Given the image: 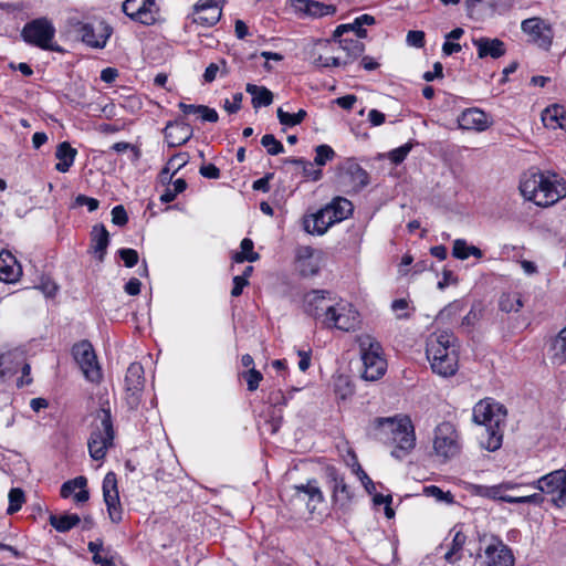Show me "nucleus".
<instances>
[{
    "instance_id": "obj_6",
    "label": "nucleus",
    "mask_w": 566,
    "mask_h": 566,
    "mask_svg": "<svg viewBox=\"0 0 566 566\" xmlns=\"http://www.w3.org/2000/svg\"><path fill=\"white\" fill-rule=\"evenodd\" d=\"M114 428L109 409L101 408L92 423L87 441L88 452L93 460H103L107 450L113 447Z\"/></svg>"
},
{
    "instance_id": "obj_23",
    "label": "nucleus",
    "mask_w": 566,
    "mask_h": 566,
    "mask_svg": "<svg viewBox=\"0 0 566 566\" xmlns=\"http://www.w3.org/2000/svg\"><path fill=\"white\" fill-rule=\"evenodd\" d=\"M334 223L335 221L333 220L329 210L325 207L316 213L305 217L303 220L304 230L310 234L316 235L324 234Z\"/></svg>"
},
{
    "instance_id": "obj_11",
    "label": "nucleus",
    "mask_w": 566,
    "mask_h": 566,
    "mask_svg": "<svg viewBox=\"0 0 566 566\" xmlns=\"http://www.w3.org/2000/svg\"><path fill=\"white\" fill-rule=\"evenodd\" d=\"M72 355L87 380L98 382L102 379L101 367L90 342L82 340L75 344L72 348Z\"/></svg>"
},
{
    "instance_id": "obj_39",
    "label": "nucleus",
    "mask_w": 566,
    "mask_h": 566,
    "mask_svg": "<svg viewBox=\"0 0 566 566\" xmlns=\"http://www.w3.org/2000/svg\"><path fill=\"white\" fill-rule=\"evenodd\" d=\"M452 255L459 260H467L469 256L481 259L483 252L475 245H470L464 239H457L453 242Z\"/></svg>"
},
{
    "instance_id": "obj_60",
    "label": "nucleus",
    "mask_w": 566,
    "mask_h": 566,
    "mask_svg": "<svg viewBox=\"0 0 566 566\" xmlns=\"http://www.w3.org/2000/svg\"><path fill=\"white\" fill-rule=\"evenodd\" d=\"M408 306V301L405 298H398L391 303V310L396 313V316L399 319L407 318L409 316L408 313L406 312Z\"/></svg>"
},
{
    "instance_id": "obj_5",
    "label": "nucleus",
    "mask_w": 566,
    "mask_h": 566,
    "mask_svg": "<svg viewBox=\"0 0 566 566\" xmlns=\"http://www.w3.org/2000/svg\"><path fill=\"white\" fill-rule=\"evenodd\" d=\"M426 355L434 374L453 376L458 370V346L452 333H433L427 339Z\"/></svg>"
},
{
    "instance_id": "obj_38",
    "label": "nucleus",
    "mask_w": 566,
    "mask_h": 566,
    "mask_svg": "<svg viewBox=\"0 0 566 566\" xmlns=\"http://www.w3.org/2000/svg\"><path fill=\"white\" fill-rule=\"evenodd\" d=\"M50 524L60 533H65L80 524L81 518L77 514L66 513L62 515H51Z\"/></svg>"
},
{
    "instance_id": "obj_12",
    "label": "nucleus",
    "mask_w": 566,
    "mask_h": 566,
    "mask_svg": "<svg viewBox=\"0 0 566 566\" xmlns=\"http://www.w3.org/2000/svg\"><path fill=\"white\" fill-rule=\"evenodd\" d=\"M433 449L444 460L455 457L461 449L459 434L450 422H442L436 428Z\"/></svg>"
},
{
    "instance_id": "obj_52",
    "label": "nucleus",
    "mask_w": 566,
    "mask_h": 566,
    "mask_svg": "<svg viewBox=\"0 0 566 566\" xmlns=\"http://www.w3.org/2000/svg\"><path fill=\"white\" fill-rule=\"evenodd\" d=\"M511 504H535L541 505L544 502V496L541 493H534L525 496H515V499H506Z\"/></svg>"
},
{
    "instance_id": "obj_46",
    "label": "nucleus",
    "mask_w": 566,
    "mask_h": 566,
    "mask_svg": "<svg viewBox=\"0 0 566 566\" xmlns=\"http://www.w3.org/2000/svg\"><path fill=\"white\" fill-rule=\"evenodd\" d=\"M316 155L314 164L316 166H324L327 161L332 160L335 156V151L326 144H322L315 149Z\"/></svg>"
},
{
    "instance_id": "obj_16",
    "label": "nucleus",
    "mask_w": 566,
    "mask_h": 566,
    "mask_svg": "<svg viewBox=\"0 0 566 566\" xmlns=\"http://www.w3.org/2000/svg\"><path fill=\"white\" fill-rule=\"evenodd\" d=\"M522 31L530 36V41L538 48L548 50L553 42L551 27L541 18H530L522 21Z\"/></svg>"
},
{
    "instance_id": "obj_59",
    "label": "nucleus",
    "mask_w": 566,
    "mask_h": 566,
    "mask_svg": "<svg viewBox=\"0 0 566 566\" xmlns=\"http://www.w3.org/2000/svg\"><path fill=\"white\" fill-rule=\"evenodd\" d=\"M243 95L242 93H235L231 99H226L223 107L229 114H234L241 108Z\"/></svg>"
},
{
    "instance_id": "obj_24",
    "label": "nucleus",
    "mask_w": 566,
    "mask_h": 566,
    "mask_svg": "<svg viewBox=\"0 0 566 566\" xmlns=\"http://www.w3.org/2000/svg\"><path fill=\"white\" fill-rule=\"evenodd\" d=\"M339 48L346 53L345 59L339 56H332V64L334 66H346L358 59L365 51V44L360 39H339Z\"/></svg>"
},
{
    "instance_id": "obj_33",
    "label": "nucleus",
    "mask_w": 566,
    "mask_h": 566,
    "mask_svg": "<svg viewBox=\"0 0 566 566\" xmlns=\"http://www.w3.org/2000/svg\"><path fill=\"white\" fill-rule=\"evenodd\" d=\"M467 542V536L461 531H457L451 541L450 547L444 554V560L452 566H460L462 560V551Z\"/></svg>"
},
{
    "instance_id": "obj_20",
    "label": "nucleus",
    "mask_w": 566,
    "mask_h": 566,
    "mask_svg": "<svg viewBox=\"0 0 566 566\" xmlns=\"http://www.w3.org/2000/svg\"><path fill=\"white\" fill-rule=\"evenodd\" d=\"M323 253L311 247H301L297 249L296 262L297 270L302 276L316 275L323 263Z\"/></svg>"
},
{
    "instance_id": "obj_64",
    "label": "nucleus",
    "mask_w": 566,
    "mask_h": 566,
    "mask_svg": "<svg viewBox=\"0 0 566 566\" xmlns=\"http://www.w3.org/2000/svg\"><path fill=\"white\" fill-rule=\"evenodd\" d=\"M443 76V66L440 62H436L433 64V70L428 71L422 75V78L427 82H431L436 78H441Z\"/></svg>"
},
{
    "instance_id": "obj_37",
    "label": "nucleus",
    "mask_w": 566,
    "mask_h": 566,
    "mask_svg": "<svg viewBox=\"0 0 566 566\" xmlns=\"http://www.w3.org/2000/svg\"><path fill=\"white\" fill-rule=\"evenodd\" d=\"M254 243L251 239L244 238L240 243V251L232 253L231 260L234 263L255 262L260 259V254L253 251Z\"/></svg>"
},
{
    "instance_id": "obj_9",
    "label": "nucleus",
    "mask_w": 566,
    "mask_h": 566,
    "mask_svg": "<svg viewBox=\"0 0 566 566\" xmlns=\"http://www.w3.org/2000/svg\"><path fill=\"white\" fill-rule=\"evenodd\" d=\"M336 181L346 192L357 193L369 185L370 178L355 159L347 158L337 167Z\"/></svg>"
},
{
    "instance_id": "obj_44",
    "label": "nucleus",
    "mask_w": 566,
    "mask_h": 566,
    "mask_svg": "<svg viewBox=\"0 0 566 566\" xmlns=\"http://www.w3.org/2000/svg\"><path fill=\"white\" fill-rule=\"evenodd\" d=\"M423 494L433 497L439 503L452 504L454 496L450 491L444 492L437 485H428L423 488Z\"/></svg>"
},
{
    "instance_id": "obj_26",
    "label": "nucleus",
    "mask_w": 566,
    "mask_h": 566,
    "mask_svg": "<svg viewBox=\"0 0 566 566\" xmlns=\"http://www.w3.org/2000/svg\"><path fill=\"white\" fill-rule=\"evenodd\" d=\"M87 486V479L83 475L76 476L72 480L64 482L61 486V496L67 499L74 495V501L77 504L85 503L90 499Z\"/></svg>"
},
{
    "instance_id": "obj_8",
    "label": "nucleus",
    "mask_w": 566,
    "mask_h": 566,
    "mask_svg": "<svg viewBox=\"0 0 566 566\" xmlns=\"http://www.w3.org/2000/svg\"><path fill=\"white\" fill-rule=\"evenodd\" d=\"M21 36L25 43L42 50L62 51L60 45L53 43L55 27L48 18H38L27 22L21 31Z\"/></svg>"
},
{
    "instance_id": "obj_31",
    "label": "nucleus",
    "mask_w": 566,
    "mask_h": 566,
    "mask_svg": "<svg viewBox=\"0 0 566 566\" xmlns=\"http://www.w3.org/2000/svg\"><path fill=\"white\" fill-rule=\"evenodd\" d=\"M542 122L547 128L566 132V109L558 104L551 105L543 111Z\"/></svg>"
},
{
    "instance_id": "obj_4",
    "label": "nucleus",
    "mask_w": 566,
    "mask_h": 566,
    "mask_svg": "<svg viewBox=\"0 0 566 566\" xmlns=\"http://www.w3.org/2000/svg\"><path fill=\"white\" fill-rule=\"evenodd\" d=\"M505 419V407L492 398L480 400L474 406L473 421L483 427L480 433V444L483 449L495 451L501 448Z\"/></svg>"
},
{
    "instance_id": "obj_63",
    "label": "nucleus",
    "mask_w": 566,
    "mask_h": 566,
    "mask_svg": "<svg viewBox=\"0 0 566 566\" xmlns=\"http://www.w3.org/2000/svg\"><path fill=\"white\" fill-rule=\"evenodd\" d=\"M199 172L202 177L209 179H218L220 177V169L213 164L201 166Z\"/></svg>"
},
{
    "instance_id": "obj_40",
    "label": "nucleus",
    "mask_w": 566,
    "mask_h": 566,
    "mask_svg": "<svg viewBox=\"0 0 566 566\" xmlns=\"http://www.w3.org/2000/svg\"><path fill=\"white\" fill-rule=\"evenodd\" d=\"M549 352L554 363L558 365L566 363V326L552 340Z\"/></svg>"
},
{
    "instance_id": "obj_43",
    "label": "nucleus",
    "mask_w": 566,
    "mask_h": 566,
    "mask_svg": "<svg viewBox=\"0 0 566 566\" xmlns=\"http://www.w3.org/2000/svg\"><path fill=\"white\" fill-rule=\"evenodd\" d=\"M306 115L307 113L303 108L298 109L296 113L286 112L282 107L277 109V118L284 126L297 125L306 117Z\"/></svg>"
},
{
    "instance_id": "obj_30",
    "label": "nucleus",
    "mask_w": 566,
    "mask_h": 566,
    "mask_svg": "<svg viewBox=\"0 0 566 566\" xmlns=\"http://www.w3.org/2000/svg\"><path fill=\"white\" fill-rule=\"evenodd\" d=\"M294 7L307 15L314 18H322L325 15H333L336 12V7L333 4H325L314 0H295Z\"/></svg>"
},
{
    "instance_id": "obj_7",
    "label": "nucleus",
    "mask_w": 566,
    "mask_h": 566,
    "mask_svg": "<svg viewBox=\"0 0 566 566\" xmlns=\"http://www.w3.org/2000/svg\"><path fill=\"white\" fill-rule=\"evenodd\" d=\"M361 360L364 365L363 378L375 381L381 378L387 370V361L380 343L370 335H361L358 338Z\"/></svg>"
},
{
    "instance_id": "obj_27",
    "label": "nucleus",
    "mask_w": 566,
    "mask_h": 566,
    "mask_svg": "<svg viewBox=\"0 0 566 566\" xmlns=\"http://www.w3.org/2000/svg\"><path fill=\"white\" fill-rule=\"evenodd\" d=\"M108 245L109 233L105 226L102 223L95 224L91 231L90 252L93 253L99 262H103L107 253Z\"/></svg>"
},
{
    "instance_id": "obj_15",
    "label": "nucleus",
    "mask_w": 566,
    "mask_h": 566,
    "mask_svg": "<svg viewBox=\"0 0 566 566\" xmlns=\"http://www.w3.org/2000/svg\"><path fill=\"white\" fill-rule=\"evenodd\" d=\"M102 490L109 520L114 524L120 523L124 512L117 489V478L113 471L106 473L104 476Z\"/></svg>"
},
{
    "instance_id": "obj_29",
    "label": "nucleus",
    "mask_w": 566,
    "mask_h": 566,
    "mask_svg": "<svg viewBox=\"0 0 566 566\" xmlns=\"http://www.w3.org/2000/svg\"><path fill=\"white\" fill-rule=\"evenodd\" d=\"M22 354L18 350L7 352L0 355V376L6 377L14 374L21 366L23 375L30 373V366L22 364Z\"/></svg>"
},
{
    "instance_id": "obj_61",
    "label": "nucleus",
    "mask_w": 566,
    "mask_h": 566,
    "mask_svg": "<svg viewBox=\"0 0 566 566\" xmlns=\"http://www.w3.org/2000/svg\"><path fill=\"white\" fill-rule=\"evenodd\" d=\"M197 117L202 119L203 122L210 123H214L219 118L218 113L214 108H210L205 105L201 106V109L198 112Z\"/></svg>"
},
{
    "instance_id": "obj_25",
    "label": "nucleus",
    "mask_w": 566,
    "mask_h": 566,
    "mask_svg": "<svg viewBox=\"0 0 566 566\" xmlns=\"http://www.w3.org/2000/svg\"><path fill=\"white\" fill-rule=\"evenodd\" d=\"M490 124V116L479 108L465 109L459 117L460 127L468 130L482 132L485 130Z\"/></svg>"
},
{
    "instance_id": "obj_55",
    "label": "nucleus",
    "mask_w": 566,
    "mask_h": 566,
    "mask_svg": "<svg viewBox=\"0 0 566 566\" xmlns=\"http://www.w3.org/2000/svg\"><path fill=\"white\" fill-rule=\"evenodd\" d=\"M355 473L358 475L360 482L363 483L365 490L371 494L375 492V483L373 480L368 476V474L363 470V468L357 463L356 469L354 470Z\"/></svg>"
},
{
    "instance_id": "obj_17",
    "label": "nucleus",
    "mask_w": 566,
    "mask_h": 566,
    "mask_svg": "<svg viewBox=\"0 0 566 566\" xmlns=\"http://www.w3.org/2000/svg\"><path fill=\"white\" fill-rule=\"evenodd\" d=\"M326 478L333 491V503L340 510H346L353 499L350 488L345 483L344 476L334 467L326 468Z\"/></svg>"
},
{
    "instance_id": "obj_41",
    "label": "nucleus",
    "mask_w": 566,
    "mask_h": 566,
    "mask_svg": "<svg viewBox=\"0 0 566 566\" xmlns=\"http://www.w3.org/2000/svg\"><path fill=\"white\" fill-rule=\"evenodd\" d=\"M476 493L480 496L488 497L491 500H497V501H502V502H506V503H507L506 499H515V496L504 494V489L501 483L496 484V485H491V486L479 485L476 488Z\"/></svg>"
},
{
    "instance_id": "obj_18",
    "label": "nucleus",
    "mask_w": 566,
    "mask_h": 566,
    "mask_svg": "<svg viewBox=\"0 0 566 566\" xmlns=\"http://www.w3.org/2000/svg\"><path fill=\"white\" fill-rule=\"evenodd\" d=\"M112 28L104 21L82 23L77 30L82 41L96 49H103L112 34Z\"/></svg>"
},
{
    "instance_id": "obj_45",
    "label": "nucleus",
    "mask_w": 566,
    "mask_h": 566,
    "mask_svg": "<svg viewBox=\"0 0 566 566\" xmlns=\"http://www.w3.org/2000/svg\"><path fill=\"white\" fill-rule=\"evenodd\" d=\"M8 497L9 506L7 509V513L13 514L22 507V504L24 502V493L21 489L14 488L10 490Z\"/></svg>"
},
{
    "instance_id": "obj_10",
    "label": "nucleus",
    "mask_w": 566,
    "mask_h": 566,
    "mask_svg": "<svg viewBox=\"0 0 566 566\" xmlns=\"http://www.w3.org/2000/svg\"><path fill=\"white\" fill-rule=\"evenodd\" d=\"M528 485L552 495V502L556 507L566 505V470L552 471Z\"/></svg>"
},
{
    "instance_id": "obj_50",
    "label": "nucleus",
    "mask_w": 566,
    "mask_h": 566,
    "mask_svg": "<svg viewBox=\"0 0 566 566\" xmlns=\"http://www.w3.org/2000/svg\"><path fill=\"white\" fill-rule=\"evenodd\" d=\"M118 254L123 260L126 268H133L138 263V252L130 248H123L118 250Z\"/></svg>"
},
{
    "instance_id": "obj_3",
    "label": "nucleus",
    "mask_w": 566,
    "mask_h": 566,
    "mask_svg": "<svg viewBox=\"0 0 566 566\" xmlns=\"http://www.w3.org/2000/svg\"><path fill=\"white\" fill-rule=\"evenodd\" d=\"M373 434L379 441L392 446L391 455L399 460L416 447L415 428L407 416L377 418L373 424Z\"/></svg>"
},
{
    "instance_id": "obj_56",
    "label": "nucleus",
    "mask_w": 566,
    "mask_h": 566,
    "mask_svg": "<svg viewBox=\"0 0 566 566\" xmlns=\"http://www.w3.org/2000/svg\"><path fill=\"white\" fill-rule=\"evenodd\" d=\"M223 2L224 0H198L193 6V13H202L205 12V9H221Z\"/></svg>"
},
{
    "instance_id": "obj_49",
    "label": "nucleus",
    "mask_w": 566,
    "mask_h": 566,
    "mask_svg": "<svg viewBox=\"0 0 566 566\" xmlns=\"http://www.w3.org/2000/svg\"><path fill=\"white\" fill-rule=\"evenodd\" d=\"M111 150L118 153V154L129 150V153H130L129 158L132 161H137L140 157V149L137 145L113 144V146L111 147Z\"/></svg>"
},
{
    "instance_id": "obj_48",
    "label": "nucleus",
    "mask_w": 566,
    "mask_h": 566,
    "mask_svg": "<svg viewBox=\"0 0 566 566\" xmlns=\"http://www.w3.org/2000/svg\"><path fill=\"white\" fill-rule=\"evenodd\" d=\"M412 144H403L402 146L389 151L386 156L391 163L398 165L405 160L409 151L411 150Z\"/></svg>"
},
{
    "instance_id": "obj_35",
    "label": "nucleus",
    "mask_w": 566,
    "mask_h": 566,
    "mask_svg": "<svg viewBox=\"0 0 566 566\" xmlns=\"http://www.w3.org/2000/svg\"><path fill=\"white\" fill-rule=\"evenodd\" d=\"M76 149L71 147V144H59L55 151L57 164L55 169L60 172H66L74 163Z\"/></svg>"
},
{
    "instance_id": "obj_47",
    "label": "nucleus",
    "mask_w": 566,
    "mask_h": 566,
    "mask_svg": "<svg viewBox=\"0 0 566 566\" xmlns=\"http://www.w3.org/2000/svg\"><path fill=\"white\" fill-rule=\"evenodd\" d=\"M310 59L312 61L313 66L318 71H322L323 69H326V67H332V66L335 67L332 64V56L324 57L321 53L316 52L315 48H313L310 51Z\"/></svg>"
},
{
    "instance_id": "obj_19",
    "label": "nucleus",
    "mask_w": 566,
    "mask_h": 566,
    "mask_svg": "<svg viewBox=\"0 0 566 566\" xmlns=\"http://www.w3.org/2000/svg\"><path fill=\"white\" fill-rule=\"evenodd\" d=\"M486 566H514L511 548L499 537H492L484 549Z\"/></svg>"
},
{
    "instance_id": "obj_36",
    "label": "nucleus",
    "mask_w": 566,
    "mask_h": 566,
    "mask_svg": "<svg viewBox=\"0 0 566 566\" xmlns=\"http://www.w3.org/2000/svg\"><path fill=\"white\" fill-rule=\"evenodd\" d=\"M245 91L252 96V106L254 108L269 106L273 102V94L265 86L248 84Z\"/></svg>"
},
{
    "instance_id": "obj_58",
    "label": "nucleus",
    "mask_w": 566,
    "mask_h": 566,
    "mask_svg": "<svg viewBox=\"0 0 566 566\" xmlns=\"http://www.w3.org/2000/svg\"><path fill=\"white\" fill-rule=\"evenodd\" d=\"M406 41L410 46L422 48L424 45V32L419 30L409 31Z\"/></svg>"
},
{
    "instance_id": "obj_53",
    "label": "nucleus",
    "mask_w": 566,
    "mask_h": 566,
    "mask_svg": "<svg viewBox=\"0 0 566 566\" xmlns=\"http://www.w3.org/2000/svg\"><path fill=\"white\" fill-rule=\"evenodd\" d=\"M243 378L247 381L248 389L250 391H254L258 389L263 377L259 370L255 368H250L247 373L243 374Z\"/></svg>"
},
{
    "instance_id": "obj_62",
    "label": "nucleus",
    "mask_w": 566,
    "mask_h": 566,
    "mask_svg": "<svg viewBox=\"0 0 566 566\" xmlns=\"http://www.w3.org/2000/svg\"><path fill=\"white\" fill-rule=\"evenodd\" d=\"M75 202L77 206H86L90 212L95 211L99 206L97 199L87 197L85 195H78L75 199Z\"/></svg>"
},
{
    "instance_id": "obj_32",
    "label": "nucleus",
    "mask_w": 566,
    "mask_h": 566,
    "mask_svg": "<svg viewBox=\"0 0 566 566\" xmlns=\"http://www.w3.org/2000/svg\"><path fill=\"white\" fill-rule=\"evenodd\" d=\"M165 138L176 142H189L193 136L191 126L184 120L169 122L164 129Z\"/></svg>"
},
{
    "instance_id": "obj_28",
    "label": "nucleus",
    "mask_w": 566,
    "mask_h": 566,
    "mask_svg": "<svg viewBox=\"0 0 566 566\" xmlns=\"http://www.w3.org/2000/svg\"><path fill=\"white\" fill-rule=\"evenodd\" d=\"M22 274L21 265L18 263L15 256L3 250L0 252V281L6 283H14Z\"/></svg>"
},
{
    "instance_id": "obj_1",
    "label": "nucleus",
    "mask_w": 566,
    "mask_h": 566,
    "mask_svg": "<svg viewBox=\"0 0 566 566\" xmlns=\"http://www.w3.org/2000/svg\"><path fill=\"white\" fill-rule=\"evenodd\" d=\"M304 313L324 328L350 332L359 325L355 306L328 290H312L303 296Z\"/></svg>"
},
{
    "instance_id": "obj_13",
    "label": "nucleus",
    "mask_w": 566,
    "mask_h": 566,
    "mask_svg": "<svg viewBox=\"0 0 566 566\" xmlns=\"http://www.w3.org/2000/svg\"><path fill=\"white\" fill-rule=\"evenodd\" d=\"M122 8L128 18L145 25H151L159 19L156 0H125Z\"/></svg>"
},
{
    "instance_id": "obj_54",
    "label": "nucleus",
    "mask_w": 566,
    "mask_h": 566,
    "mask_svg": "<svg viewBox=\"0 0 566 566\" xmlns=\"http://www.w3.org/2000/svg\"><path fill=\"white\" fill-rule=\"evenodd\" d=\"M112 222L119 227H123L128 222V216L123 206H115L112 209Z\"/></svg>"
},
{
    "instance_id": "obj_42",
    "label": "nucleus",
    "mask_w": 566,
    "mask_h": 566,
    "mask_svg": "<svg viewBox=\"0 0 566 566\" xmlns=\"http://www.w3.org/2000/svg\"><path fill=\"white\" fill-rule=\"evenodd\" d=\"M193 22L198 23L202 27H213L218 23V21L221 18V9L212 8V9H205V12L202 13H193Z\"/></svg>"
},
{
    "instance_id": "obj_21",
    "label": "nucleus",
    "mask_w": 566,
    "mask_h": 566,
    "mask_svg": "<svg viewBox=\"0 0 566 566\" xmlns=\"http://www.w3.org/2000/svg\"><path fill=\"white\" fill-rule=\"evenodd\" d=\"M294 490L295 499L305 502L310 513H314L317 505L324 502V494L316 480H308L304 484L295 485Z\"/></svg>"
},
{
    "instance_id": "obj_57",
    "label": "nucleus",
    "mask_w": 566,
    "mask_h": 566,
    "mask_svg": "<svg viewBox=\"0 0 566 566\" xmlns=\"http://www.w3.org/2000/svg\"><path fill=\"white\" fill-rule=\"evenodd\" d=\"M188 163L187 154H176L168 160V169H172V175L180 170Z\"/></svg>"
},
{
    "instance_id": "obj_22",
    "label": "nucleus",
    "mask_w": 566,
    "mask_h": 566,
    "mask_svg": "<svg viewBox=\"0 0 566 566\" xmlns=\"http://www.w3.org/2000/svg\"><path fill=\"white\" fill-rule=\"evenodd\" d=\"M472 43L476 49L479 59H500L506 52L505 43L497 38H473Z\"/></svg>"
},
{
    "instance_id": "obj_51",
    "label": "nucleus",
    "mask_w": 566,
    "mask_h": 566,
    "mask_svg": "<svg viewBox=\"0 0 566 566\" xmlns=\"http://www.w3.org/2000/svg\"><path fill=\"white\" fill-rule=\"evenodd\" d=\"M375 23V18L370 14H361L357 17L354 22H352L353 27H358V38L364 39L367 36V31L363 28L364 25H371Z\"/></svg>"
},
{
    "instance_id": "obj_34",
    "label": "nucleus",
    "mask_w": 566,
    "mask_h": 566,
    "mask_svg": "<svg viewBox=\"0 0 566 566\" xmlns=\"http://www.w3.org/2000/svg\"><path fill=\"white\" fill-rule=\"evenodd\" d=\"M325 208L329 210L335 223L347 219L353 213V203L343 197L334 198Z\"/></svg>"
},
{
    "instance_id": "obj_2",
    "label": "nucleus",
    "mask_w": 566,
    "mask_h": 566,
    "mask_svg": "<svg viewBox=\"0 0 566 566\" xmlns=\"http://www.w3.org/2000/svg\"><path fill=\"white\" fill-rule=\"evenodd\" d=\"M520 190L525 200L547 208L566 197V180L549 170H528L521 178Z\"/></svg>"
},
{
    "instance_id": "obj_14",
    "label": "nucleus",
    "mask_w": 566,
    "mask_h": 566,
    "mask_svg": "<svg viewBox=\"0 0 566 566\" xmlns=\"http://www.w3.org/2000/svg\"><path fill=\"white\" fill-rule=\"evenodd\" d=\"M144 382V367L142 364H130L125 376V400L130 409H136L139 406Z\"/></svg>"
}]
</instances>
